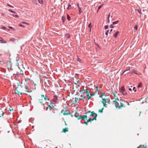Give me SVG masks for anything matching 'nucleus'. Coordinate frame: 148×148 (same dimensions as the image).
Here are the masks:
<instances>
[{"label":"nucleus","instance_id":"f257e3e1","mask_svg":"<svg viewBox=\"0 0 148 148\" xmlns=\"http://www.w3.org/2000/svg\"><path fill=\"white\" fill-rule=\"evenodd\" d=\"M85 114H86L87 116L86 117H87L88 118L87 122H90L94 120H96L97 114L95 113L89 111L85 113Z\"/></svg>","mask_w":148,"mask_h":148},{"label":"nucleus","instance_id":"f03ea898","mask_svg":"<svg viewBox=\"0 0 148 148\" xmlns=\"http://www.w3.org/2000/svg\"><path fill=\"white\" fill-rule=\"evenodd\" d=\"M120 90L123 95L125 96L127 95V93L125 89L124 86H123L121 87L120 89Z\"/></svg>","mask_w":148,"mask_h":148},{"label":"nucleus","instance_id":"7ed1b4c3","mask_svg":"<svg viewBox=\"0 0 148 148\" xmlns=\"http://www.w3.org/2000/svg\"><path fill=\"white\" fill-rule=\"evenodd\" d=\"M61 113L63 114L64 115H67L68 114H70L71 113L69 112L68 110L64 111V110H62Z\"/></svg>","mask_w":148,"mask_h":148},{"label":"nucleus","instance_id":"20e7f679","mask_svg":"<svg viewBox=\"0 0 148 148\" xmlns=\"http://www.w3.org/2000/svg\"><path fill=\"white\" fill-rule=\"evenodd\" d=\"M119 101V99H115V101H114V102H115V107L117 108L118 107L119 108H120L119 106V103L118 102Z\"/></svg>","mask_w":148,"mask_h":148},{"label":"nucleus","instance_id":"39448f33","mask_svg":"<svg viewBox=\"0 0 148 148\" xmlns=\"http://www.w3.org/2000/svg\"><path fill=\"white\" fill-rule=\"evenodd\" d=\"M58 100V98L56 95H54L53 97V98L52 99V101L54 103H56Z\"/></svg>","mask_w":148,"mask_h":148},{"label":"nucleus","instance_id":"423d86ee","mask_svg":"<svg viewBox=\"0 0 148 148\" xmlns=\"http://www.w3.org/2000/svg\"><path fill=\"white\" fill-rule=\"evenodd\" d=\"M41 98H44V100L45 101L47 102V100H48V99L47 98V97L46 96H45L44 95H41Z\"/></svg>","mask_w":148,"mask_h":148},{"label":"nucleus","instance_id":"0eeeda50","mask_svg":"<svg viewBox=\"0 0 148 148\" xmlns=\"http://www.w3.org/2000/svg\"><path fill=\"white\" fill-rule=\"evenodd\" d=\"M87 116L86 114H85L84 115H83L82 116H80V117L83 120H87L88 119L87 117H86V116Z\"/></svg>","mask_w":148,"mask_h":148},{"label":"nucleus","instance_id":"6e6552de","mask_svg":"<svg viewBox=\"0 0 148 148\" xmlns=\"http://www.w3.org/2000/svg\"><path fill=\"white\" fill-rule=\"evenodd\" d=\"M70 37V35L68 34H66L65 35V38H66V39H68Z\"/></svg>","mask_w":148,"mask_h":148},{"label":"nucleus","instance_id":"1a4fd4ad","mask_svg":"<svg viewBox=\"0 0 148 148\" xmlns=\"http://www.w3.org/2000/svg\"><path fill=\"white\" fill-rule=\"evenodd\" d=\"M1 39H0V42L2 43H7L6 41L3 40V38H1Z\"/></svg>","mask_w":148,"mask_h":148},{"label":"nucleus","instance_id":"9d476101","mask_svg":"<svg viewBox=\"0 0 148 148\" xmlns=\"http://www.w3.org/2000/svg\"><path fill=\"white\" fill-rule=\"evenodd\" d=\"M84 91H85V92L87 94V96H89L90 94V92H88V90L86 89L85 90H84Z\"/></svg>","mask_w":148,"mask_h":148},{"label":"nucleus","instance_id":"9b49d317","mask_svg":"<svg viewBox=\"0 0 148 148\" xmlns=\"http://www.w3.org/2000/svg\"><path fill=\"white\" fill-rule=\"evenodd\" d=\"M119 32L117 31L115 32V33L114 35V37L115 38H116L118 34H119Z\"/></svg>","mask_w":148,"mask_h":148},{"label":"nucleus","instance_id":"f8f14e48","mask_svg":"<svg viewBox=\"0 0 148 148\" xmlns=\"http://www.w3.org/2000/svg\"><path fill=\"white\" fill-rule=\"evenodd\" d=\"M134 73L135 74L137 75H139V74L137 73L136 71L135 70H133L132 72L131 73L133 75Z\"/></svg>","mask_w":148,"mask_h":148},{"label":"nucleus","instance_id":"ddd939ff","mask_svg":"<svg viewBox=\"0 0 148 148\" xmlns=\"http://www.w3.org/2000/svg\"><path fill=\"white\" fill-rule=\"evenodd\" d=\"M43 100H44V98H41V99H39V101L40 103H43Z\"/></svg>","mask_w":148,"mask_h":148},{"label":"nucleus","instance_id":"4468645a","mask_svg":"<svg viewBox=\"0 0 148 148\" xmlns=\"http://www.w3.org/2000/svg\"><path fill=\"white\" fill-rule=\"evenodd\" d=\"M15 93L19 95H20V94H21V93H20L16 89L15 90Z\"/></svg>","mask_w":148,"mask_h":148},{"label":"nucleus","instance_id":"2eb2a0df","mask_svg":"<svg viewBox=\"0 0 148 148\" xmlns=\"http://www.w3.org/2000/svg\"><path fill=\"white\" fill-rule=\"evenodd\" d=\"M68 131V128H65L64 129H63L62 132H65Z\"/></svg>","mask_w":148,"mask_h":148},{"label":"nucleus","instance_id":"dca6fc26","mask_svg":"<svg viewBox=\"0 0 148 148\" xmlns=\"http://www.w3.org/2000/svg\"><path fill=\"white\" fill-rule=\"evenodd\" d=\"M75 101L76 102L78 103L80 101V100L78 98H75Z\"/></svg>","mask_w":148,"mask_h":148},{"label":"nucleus","instance_id":"f3484780","mask_svg":"<svg viewBox=\"0 0 148 148\" xmlns=\"http://www.w3.org/2000/svg\"><path fill=\"white\" fill-rule=\"evenodd\" d=\"M16 40V39L15 38H11L10 39V41H12V42H14Z\"/></svg>","mask_w":148,"mask_h":148},{"label":"nucleus","instance_id":"a211bd4d","mask_svg":"<svg viewBox=\"0 0 148 148\" xmlns=\"http://www.w3.org/2000/svg\"><path fill=\"white\" fill-rule=\"evenodd\" d=\"M119 22V21H114V22H113V23H112V25H114L116 24L117 23H118Z\"/></svg>","mask_w":148,"mask_h":148},{"label":"nucleus","instance_id":"6ab92c4d","mask_svg":"<svg viewBox=\"0 0 148 148\" xmlns=\"http://www.w3.org/2000/svg\"><path fill=\"white\" fill-rule=\"evenodd\" d=\"M71 8V5L70 4H69L68 5V7L67 8V9L68 10H69V9H70Z\"/></svg>","mask_w":148,"mask_h":148},{"label":"nucleus","instance_id":"aec40b11","mask_svg":"<svg viewBox=\"0 0 148 148\" xmlns=\"http://www.w3.org/2000/svg\"><path fill=\"white\" fill-rule=\"evenodd\" d=\"M38 2L41 4H43V1L42 0H38Z\"/></svg>","mask_w":148,"mask_h":148},{"label":"nucleus","instance_id":"412c9836","mask_svg":"<svg viewBox=\"0 0 148 148\" xmlns=\"http://www.w3.org/2000/svg\"><path fill=\"white\" fill-rule=\"evenodd\" d=\"M142 86V83H139L138 86V88H140Z\"/></svg>","mask_w":148,"mask_h":148},{"label":"nucleus","instance_id":"4be33fe9","mask_svg":"<svg viewBox=\"0 0 148 148\" xmlns=\"http://www.w3.org/2000/svg\"><path fill=\"white\" fill-rule=\"evenodd\" d=\"M67 19L69 21L71 20V17L68 14L67 15Z\"/></svg>","mask_w":148,"mask_h":148},{"label":"nucleus","instance_id":"5701e85b","mask_svg":"<svg viewBox=\"0 0 148 148\" xmlns=\"http://www.w3.org/2000/svg\"><path fill=\"white\" fill-rule=\"evenodd\" d=\"M62 19L63 21V22L64 23L65 22V18L64 16H62Z\"/></svg>","mask_w":148,"mask_h":148},{"label":"nucleus","instance_id":"b1692460","mask_svg":"<svg viewBox=\"0 0 148 148\" xmlns=\"http://www.w3.org/2000/svg\"><path fill=\"white\" fill-rule=\"evenodd\" d=\"M11 15L12 16H13V17H18V16L17 15H15V14H12Z\"/></svg>","mask_w":148,"mask_h":148},{"label":"nucleus","instance_id":"393cba45","mask_svg":"<svg viewBox=\"0 0 148 148\" xmlns=\"http://www.w3.org/2000/svg\"><path fill=\"white\" fill-rule=\"evenodd\" d=\"M103 108H102L101 109H99V112L100 113H102L103 112Z\"/></svg>","mask_w":148,"mask_h":148},{"label":"nucleus","instance_id":"a878e982","mask_svg":"<svg viewBox=\"0 0 148 148\" xmlns=\"http://www.w3.org/2000/svg\"><path fill=\"white\" fill-rule=\"evenodd\" d=\"M103 5V4H102L101 5L99 6V7L98 8V10L97 12H98L99 10L102 7V6Z\"/></svg>","mask_w":148,"mask_h":148},{"label":"nucleus","instance_id":"bb28decb","mask_svg":"<svg viewBox=\"0 0 148 148\" xmlns=\"http://www.w3.org/2000/svg\"><path fill=\"white\" fill-rule=\"evenodd\" d=\"M102 99L103 101V102L106 103V99L102 98Z\"/></svg>","mask_w":148,"mask_h":148},{"label":"nucleus","instance_id":"cd10ccee","mask_svg":"<svg viewBox=\"0 0 148 148\" xmlns=\"http://www.w3.org/2000/svg\"><path fill=\"white\" fill-rule=\"evenodd\" d=\"M108 27V25H106L104 26V28L105 29H107Z\"/></svg>","mask_w":148,"mask_h":148},{"label":"nucleus","instance_id":"c85d7f7f","mask_svg":"<svg viewBox=\"0 0 148 148\" xmlns=\"http://www.w3.org/2000/svg\"><path fill=\"white\" fill-rule=\"evenodd\" d=\"M106 102H103V106L105 107H107L106 105H107L106 104Z\"/></svg>","mask_w":148,"mask_h":148},{"label":"nucleus","instance_id":"c756f323","mask_svg":"<svg viewBox=\"0 0 148 148\" xmlns=\"http://www.w3.org/2000/svg\"><path fill=\"white\" fill-rule=\"evenodd\" d=\"M9 11L13 13H15V12L13 10H9Z\"/></svg>","mask_w":148,"mask_h":148},{"label":"nucleus","instance_id":"7c9ffc66","mask_svg":"<svg viewBox=\"0 0 148 148\" xmlns=\"http://www.w3.org/2000/svg\"><path fill=\"white\" fill-rule=\"evenodd\" d=\"M109 31V30H108L106 31V32L105 33V34L106 35H108V32Z\"/></svg>","mask_w":148,"mask_h":148},{"label":"nucleus","instance_id":"2f4dec72","mask_svg":"<svg viewBox=\"0 0 148 148\" xmlns=\"http://www.w3.org/2000/svg\"><path fill=\"white\" fill-rule=\"evenodd\" d=\"M98 88V86H97L95 89L96 90V91H97L98 93H99V92L98 91V89H97Z\"/></svg>","mask_w":148,"mask_h":148},{"label":"nucleus","instance_id":"473e14b6","mask_svg":"<svg viewBox=\"0 0 148 148\" xmlns=\"http://www.w3.org/2000/svg\"><path fill=\"white\" fill-rule=\"evenodd\" d=\"M135 29H136V30H137L138 28V26L137 25H136L134 27Z\"/></svg>","mask_w":148,"mask_h":148},{"label":"nucleus","instance_id":"72a5a7b5","mask_svg":"<svg viewBox=\"0 0 148 148\" xmlns=\"http://www.w3.org/2000/svg\"><path fill=\"white\" fill-rule=\"evenodd\" d=\"M79 12L80 14L82 12V11H81V8L79 9Z\"/></svg>","mask_w":148,"mask_h":148},{"label":"nucleus","instance_id":"f704fd0d","mask_svg":"<svg viewBox=\"0 0 148 148\" xmlns=\"http://www.w3.org/2000/svg\"><path fill=\"white\" fill-rule=\"evenodd\" d=\"M1 29H2L4 30H5V29L6 28L5 27H3L1 28Z\"/></svg>","mask_w":148,"mask_h":148},{"label":"nucleus","instance_id":"c9c22d12","mask_svg":"<svg viewBox=\"0 0 148 148\" xmlns=\"http://www.w3.org/2000/svg\"><path fill=\"white\" fill-rule=\"evenodd\" d=\"M7 5L9 7H11V8H13V7L11 5H10V4H7Z\"/></svg>","mask_w":148,"mask_h":148},{"label":"nucleus","instance_id":"e433bc0d","mask_svg":"<svg viewBox=\"0 0 148 148\" xmlns=\"http://www.w3.org/2000/svg\"><path fill=\"white\" fill-rule=\"evenodd\" d=\"M77 8H78L79 9V8H81L79 6V4L78 3H77Z\"/></svg>","mask_w":148,"mask_h":148},{"label":"nucleus","instance_id":"4c0bfd02","mask_svg":"<svg viewBox=\"0 0 148 148\" xmlns=\"http://www.w3.org/2000/svg\"><path fill=\"white\" fill-rule=\"evenodd\" d=\"M91 25V23H90L89 24V25H88V27H90V29L91 28V27H90Z\"/></svg>","mask_w":148,"mask_h":148},{"label":"nucleus","instance_id":"58836bf2","mask_svg":"<svg viewBox=\"0 0 148 148\" xmlns=\"http://www.w3.org/2000/svg\"><path fill=\"white\" fill-rule=\"evenodd\" d=\"M130 70V68L129 67V69H127L124 72V73H125V72L126 71H128V70Z\"/></svg>","mask_w":148,"mask_h":148},{"label":"nucleus","instance_id":"ea45409f","mask_svg":"<svg viewBox=\"0 0 148 148\" xmlns=\"http://www.w3.org/2000/svg\"><path fill=\"white\" fill-rule=\"evenodd\" d=\"M113 25L112 24V25H110V27L111 28H113Z\"/></svg>","mask_w":148,"mask_h":148},{"label":"nucleus","instance_id":"a19ab883","mask_svg":"<svg viewBox=\"0 0 148 148\" xmlns=\"http://www.w3.org/2000/svg\"><path fill=\"white\" fill-rule=\"evenodd\" d=\"M90 96L91 97L93 96L94 95V94H90Z\"/></svg>","mask_w":148,"mask_h":148},{"label":"nucleus","instance_id":"79ce46f5","mask_svg":"<svg viewBox=\"0 0 148 148\" xmlns=\"http://www.w3.org/2000/svg\"><path fill=\"white\" fill-rule=\"evenodd\" d=\"M88 100H89V99H90L91 98V96H88Z\"/></svg>","mask_w":148,"mask_h":148},{"label":"nucleus","instance_id":"37998d69","mask_svg":"<svg viewBox=\"0 0 148 148\" xmlns=\"http://www.w3.org/2000/svg\"><path fill=\"white\" fill-rule=\"evenodd\" d=\"M103 95V94H102L101 95H100V96H99V97H100L102 98Z\"/></svg>","mask_w":148,"mask_h":148},{"label":"nucleus","instance_id":"c03bdc74","mask_svg":"<svg viewBox=\"0 0 148 148\" xmlns=\"http://www.w3.org/2000/svg\"><path fill=\"white\" fill-rule=\"evenodd\" d=\"M9 28L10 29H14V28L12 27L9 26Z\"/></svg>","mask_w":148,"mask_h":148},{"label":"nucleus","instance_id":"a18cd8bd","mask_svg":"<svg viewBox=\"0 0 148 148\" xmlns=\"http://www.w3.org/2000/svg\"><path fill=\"white\" fill-rule=\"evenodd\" d=\"M110 14H109L108 15V18H109H109L110 17Z\"/></svg>","mask_w":148,"mask_h":148},{"label":"nucleus","instance_id":"49530a36","mask_svg":"<svg viewBox=\"0 0 148 148\" xmlns=\"http://www.w3.org/2000/svg\"><path fill=\"white\" fill-rule=\"evenodd\" d=\"M19 25V26H20L23 27V26L22 24H20Z\"/></svg>","mask_w":148,"mask_h":148},{"label":"nucleus","instance_id":"de8ad7c7","mask_svg":"<svg viewBox=\"0 0 148 148\" xmlns=\"http://www.w3.org/2000/svg\"><path fill=\"white\" fill-rule=\"evenodd\" d=\"M108 23H110V20H109V18H108Z\"/></svg>","mask_w":148,"mask_h":148},{"label":"nucleus","instance_id":"09e8293b","mask_svg":"<svg viewBox=\"0 0 148 148\" xmlns=\"http://www.w3.org/2000/svg\"><path fill=\"white\" fill-rule=\"evenodd\" d=\"M128 90L130 91H131L132 90V89L131 88H129Z\"/></svg>","mask_w":148,"mask_h":148},{"label":"nucleus","instance_id":"8fccbe9b","mask_svg":"<svg viewBox=\"0 0 148 148\" xmlns=\"http://www.w3.org/2000/svg\"><path fill=\"white\" fill-rule=\"evenodd\" d=\"M86 98V96H84V97H83V98H82V99H85Z\"/></svg>","mask_w":148,"mask_h":148},{"label":"nucleus","instance_id":"3c124183","mask_svg":"<svg viewBox=\"0 0 148 148\" xmlns=\"http://www.w3.org/2000/svg\"><path fill=\"white\" fill-rule=\"evenodd\" d=\"M135 87H133V90H134V89H135Z\"/></svg>","mask_w":148,"mask_h":148},{"label":"nucleus","instance_id":"603ef678","mask_svg":"<svg viewBox=\"0 0 148 148\" xmlns=\"http://www.w3.org/2000/svg\"><path fill=\"white\" fill-rule=\"evenodd\" d=\"M112 31V29H111L110 30V33H111V32Z\"/></svg>","mask_w":148,"mask_h":148},{"label":"nucleus","instance_id":"864d4df0","mask_svg":"<svg viewBox=\"0 0 148 148\" xmlns=\"http://www.w3.org/2000/svg\"><path fill=\"white\" fill-rule=\"evenodd\" d=\"M79 60H80V59L78 58V60H78V61H79V62H80V61H79Z\"/></svg>","mask_w":148,"mask_h":148},{"label":"nucleus","instance_id":"5fc2aeb1","mask_svg":"<svg viewBox=\"0 0 148 148\" xmlns=\"http://www.w3.org/2000/svg\"><path fill=\"white\" fill-rule=\"evenodd\" d=\"M143 147H144V148H145V146L144 145H143Z\"/></svg>","mask_w":148,"mask_h":148},{"label":"nucleus","instance_id":"6e6d98bb","mask_svg":"<svg viewBox=\"0 0 148 148\" xmlns=\"http://www.w3.org/2000/svg\"><path fill=\"white\" fill-rule=\"evenodd\" d=\"M48 107H47L46 108V110H48Z\"/></svg>","mask_w":148,"mask_h":148},{"label":"nucleus","instance_id":"4d7b16f0","mask_svg":"<svg viewBox=\"0 0 148 148\" xmlns=\"http://www.w3.org/2000/svg\"><path fill=\"white\" fill-rule=\"evenodd\" d=\"M25 88L26 90L27 89V86H26Z\"/></svg>","mask_w":148,"mask_h":148},{"label":"nucleus","instance_id":"13d9d810","mask_svg":"<svg viewBox=\"0 0 148 148\" xmlns=\"http://www.w3.org/2000/svg\"><path fill=\"white\" fill-rule=\"evenodd\" d=\"M82 99V98H79V99L80 101Z\"/></svg>","mask_w":148,"mask_h":148},{"label":"nucleus","instance_id":"bf43d9fd","mask_svg":"<svg viewBox=\"0 0 148 148\" xmlns=\"http://www.w3.org/2000/svg\"><path fill=\"white\" fill-rule=\"evenodd\" d=\"M141 146H142V145H141L140 146V147H137V148H139V147H140Z\"/></svg>","mask_w":148,"mask_h":148},{"label":"nucleus","instance_id":"052dcab7","mask_svg":"<svg viewBox=\"0 0 148 148\" xmlns=\"http://www.w3.org/2000/svg\"><path fill=\"white\" fill-rule=\"evenodd\" d=\"M3 114H4V113L3 112V113H2V116H3Z\"/></svg>","mask_w":148,"mask_h":148},{"label":"nucleus","instance_id":"680f3d73","mask_svg":"<svg viewBox=\"0 0 148 148\" xmlns=\"http://www.w3.org/2000/svg\"><path fill=\"white\" fill-rule=\"evenodd\" d=\"M112 16H111V18H112Z\"/></svg>","mask_w":148,"mask_h":148},{"label":"nucleus","instance_id":"e2e57ef3","mask_svg":"<svg viewBox=\"0 0 148 148\" xmlns=\"http://www.w3.org/2000/svg\"><path fill=\"white\" fill-rule=\"evenodd\" d=\"M124 72L123 73H122V75H123L124 74Z\"/></svg>","mask_w":148,"mask_h":148},{"label":"nucleus","instance_id":"0e129e2a","mask_svg":"<svg viewBox=\"0 0 148 148\" xmlns=\"http://www.w3.org/2000/svg\"><path fill=\"white\" fill-rule=\"evenodd\" d=\"M136 90H134V92H136Z\"/></svg>","mask_w":148,"mask_h":148},{"label":"nucleus","instance_id":"69168bd1","mask_svg":"<svg viewBox=\"0 0 148 148\" xmlns=\"http://www.w3.org/2000/svg\"><path fill=\"white\" fill-rule=\"evenodd\" d=\"M49 109H50V110H51V108H49Z\"/></svg>","mask_w":148,"mask_h":148},{"label":"nucleus","instance_id":"338daca9","mask_svg":"<svg viewBox=\"0 0 148 148\" xmlns=\"http://www.w3.org/2000/svg\"><path fill=\"white\" fill-rule=\"evenodd\" d=\"M1 62V61L0 60V63Z\"/></svg>","mask_w":148,"mask_h":148},{"label":"nucleus","instance_id":"774afa93","mask_svg":"<svg viewBox=\"0 0 148 148\" xmlns=\"http://www.w3.org/2000/svg\"><path fill=\"white\" fill-rule=\"evenodd\" d=\"M0 38H1V37H0Z\"/></svg>","mask_w":148,"mask_h":148}]
</instances>
